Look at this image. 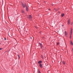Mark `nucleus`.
<instances>
[{
    "label": "nucleus",
    "mask_w": 73,
    "mask_h": 73,
    "mask_svg": "<svg viewBox=\"0 0 73 73\" xmlns=\"http://www.w3.org/2000/svg\"><path fill=\"white\" fill-rule=\"evenodd\" d=\"M18 57H20V56H19V55H18Z\"/></svg>",
    "instance_id": "17"
},
{
    "label": "nucleus",
    "mask_w": 73,
    "mask_h": 73,
    "mask_svg": "<svg viewBox=\"0 0 73 73\" xmlns=\"http://www.w3.org/2000/svg\"><path fill=\"white\" fill-rule=\"evenodd\" d=\"M38 73H41V72H40V71H38Z\"/></svg>",
    "instance_id": "14"
},
{
    "label": "nucleus",
    "mask_w": 73,
    "mask_h": 73,
    "mask_svg": "<svg viewBox=\"0 0 73 73\" xmlns=\"http://www.w3.org/2000/svg\"><path fill=\"white\" fill-rule=\"evenodd\" d=\"M36 29H37V27H36Z\"/></svg>",
    "instance_id": "21"
},
{
    "label": "nucleus",
    "mask_w": 73,
    "mask_h": 73,
    "mask_svg": "<svg viewBox=\"0 0 73 73\" xmlns=\"http://www.w3.org/2000/svg\"><path fill=\"white\" fill-rule=\"evenodd\" d=\"M22 13L24 14V11L23 10H22Z\"/></svg>",
    "instance_id": "9"
},
{
    "label": "nucleus",
    "mask_w": 73,
    "mask_h": 73,
    "mask_svg": "<svg viewBox=\"0 0 73 73\" xmlns=\"http://www.w3.org/2000/svg\"><path fill=\"white\" fill-rule=\"evenodd\" d=\"M70 38H72V36L71 35H70Z\"/></svg>",
    "instance_id": "15"
},
{
    "label": "nucleus",
    "mask_w": 73,
    "mask_h": 73,
    "mask_svg": "<svg viewBox=\"0 0 73 73\" xmlns=\"http://www.w3.org/2000/svg\"><path fill=\"white\" fill-rule=\"evenodd\" d=\"M22 5L23 7V8H25V7H26V9L27 11H28V10H29L28 8V7L27 6V4H25V5L24 4H23Z\"/></svg>",
    "instance_id": "1"
},
{
    "label": "nucleus",
    "mask_w": 73,
    "mask_h": 73,
    "mask_svg": "<svg viewBox=\"0 0 73 73\" xmlns=\"http://www.w3.org/2000/svg\"><path fill=\"white\" fill-rule=\"evenodd\" d=\"M70 19H69L68 20V25H70Z\"/></svg>",
    "instance_id": "3"
},
{
    "label": "nucleus",
    "mask_w": 73,
    "mask_h": 73,
    "mask_svg": "<svg viewBox=\"0 0 73 73\" xmlns=\"http://www.w3.org/2000/svg\"><path fill=\"white\" fill-rule=\"evenodd\" d=\"M57 45H58V44H59V43H58L57 44Z\"/></svg>",
    "instance_id": "16"
},
{
    "label": "nucleus",
    "mask_w": 73,
    "mask_h": 73,
    "mask_svg": "<svg viewBox=\"0 0 73 73\" xmlns=\"http://www.w3.org/2000/svg\"><path fill=\"white\" fill-rule=\"evenodd\" d=\"M39 44H40V45L41 48H42H42H43V46H42V44L41 43H40Z\"/></svg>",
    "instance_id": "4"
},
{
    "label": "nucleus",
    "mask_w": 73,
    "mask_h": 73,
    "mask_svg": "<svg viewBox=\"0 0 73 73\" xmlns=\"http://www.w3.org/2000/svg\"><path fill=\"white\" fill-rule=\"evenodd\" d=\"M64 16V14H62V17H63Z\"/></svg>",
    "instance_id": "11"
},
{
    "label": "nucleus",
    "mask_w": 73,
    "mask_h": 73,
    "mask_svg": "<svg viewBox=\"0 0 73 73\" xmlns=\"http://www.w3.org/2000/svg\"><path fill=\"white\" fill-rule=\"evenodd\" d=\"M39 66L40 68H42V64H39Z\"/></svg>",
    "instance_id": "8"
},
{
    "label": "nucleus",
    "mask_w": 73,
    "mask_h": 73,
    "mask_svg": "<svg viewBox=\"0 0 73 73\" xmlns=\"http://www.w3.org/2000/svg\"><path fill=\"white\" fill-rule=\"evenodd\" d=\"M49 11H50V9H49Z\"/></svg>",
    "instance_id": "20"
},
{
    "label": "nucleus",
    "mask_w": 73,
    "mask_h": 73,
    "mask_svg": "<svg viewBox=\"0 0 73 73\" xmlns=\"http://www.w3.org/2000/svg\"><path fill=\"white\" fill-rule=\"evenodd\" d=\"M2 48H0V50H2Z\"/></svg>",
    "instance_id": "18"
},
{
    "label": "nucleus",
    "mask_w": 73,
    "mask_h": 73,
    "mask_svg": "<svg viewBox=\"0 0 73 73\" xmlns=\"http://www.w3.org/2000/svg\"><path fill=\"white\" fill-rule=\"evenodd\" d=\"M71 25H73V22L71 23Z\"/></svg>",
    "instance_id": "13"
},
{
    "label": "nucleus",
    "mask_w": 73,
    "mask_h": 73,
    "mask_svg": "<svg viewBox=\"0 0 73 73\" xmlns=\"http://www.w3.org/2000/svg\"><path fill=\"white\" fill-rule=\"evenodd\" d=\"M42 61H41V60H40L38 62V63L40 64H41V63H42Z\"/></svg>",
    "instance_id": "7"
},
{
    "label": "nucleus",
    "mask_w": 73,
    "mask_h": 73,
    "mask_svg": "<svg viewBox=\"0 0 73 73\" xmlns=\"http://www.w3.org/2000/svg\"><path fill=\"white\" fill-rule=\"evenodd\" d=\"M63 64H65V62H64V61H63L62 62Z\"/></svg>",
    "instance_id": "12"
},
{
    "label": "nucleus",
    "mask_w": 73,
    "mask_h": 73,
    "mask_svg": "<svg viewBox=\"0 0 73 73\" xmlns=\"http://www.w3.org/2000/svg\"><path fill=\"white\" fill-rule=\"evenodd\" d=\"M19 57V58H20V56Z\"/></svg>",
    "instance_id": "22"
},
{
    "label": "nucleus",
    "mask_w": 73,
    "mask_h": 73,
    "mask_svg": "<svg viewBox=\"0 0 73 73\" xmlns=\"http://www.w3.org/2000/svg\"><path fill=\"white\" fill-rule=\"evenodd\" d=\"M31 38H32L31 37Z\"/></svg>",
    "instance_id": "23"
},
{
    "label": "nucleus",
    "mask_w": 73,
    "mask_h": 73,
    "mask_svg": "<svg viewBox=\"0 0 73 73\" xmlns=\"http://www.w3.org/2000/svg\"><path fill=\"white\" fill-rule=\"evenodd\" d=\"M30 20H32V16L31 15H30L29 16V17Z\"/></svg>",
    "instance_id": "2"
},
{
    "label": "nucleus",
    "mask_w": 73,
    "mask_h": 73,
    "mask_svg": "<svg viewBox=\"0 0 73 73\" xmlns=\"http://www.w3.org/2000/svg\"><path fill=\"white\" fill-rule=\"evenodd\" d=\"M65 35L66 36L67 35H68V34L67 33V32H66V31H65L64 32Z\"/></svg>",
    "instance_id": "6"
},
{
    "label": "nucleus",
    "mask_w": 73,
    "mask_h": 73,
    "mask_svg": "<svg viewBox=\"0 0 73 73\" xmlns=\"http://www.w3.org/2000/svg\"><path fill=\"white\" fill-rule=\"evenodd\" d=\"M72 29H71V32L70 34V36H72Z\"/></svg>",
    "instance_id": "5"
},
{
    "label": "nucleus",
    "mask_w": 73,
    "mask_h": 73,
    "mask_svg": "<svg viewBox=\"0 0 73 73\" xmlns=\"http://www.w3.org/2000/svg\"><path fill=\"white\" fill-rule=\"evenodd\" d=\"M70 44L72 45H73V42H72V41H71Z\"/></svg>",
    "instance_id": "10"
},
{
    "label": "nucleus",
    "mask_w": 73,
    "mask_h": 73,
    "mask_svg": "<svg viewBox=\"0 0 73 73\" xmlns=\"http://www.w3.org/2000/svg\"><path fill=\"white\" fill-rule=\"evenodd\" d=\"M6 38H5V40H6Z\"/></svg>",
    "instance_id": "19"
}]
</instances>
